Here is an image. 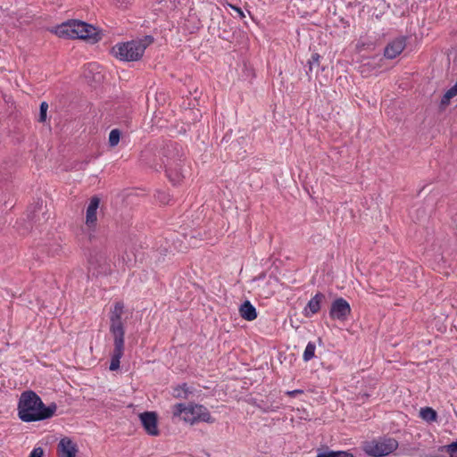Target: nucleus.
<instances>
[{"mask_svg": "<svg viewBox=\"0 0 457 457\" xmlns=\"http://www.w3.org/2000/svg\"><path fill=\"white\" fill-rule=\"evenodd\" d=\"M184 154L181 146L176 142H169L160 152V161L146 162L154 170L159 171L165 168V172L173 185L179 184L185 178L181 170L182 157Z\"/></svg>", "mask_w": 457, "mask_h": 457, "instance_id": "f257e3e1", "label": "nucleus"}, {"mask_svg": "<svg viewBox=\"0 0 457 457\" xmlns=\"http://www.w3.org/2000/svg\"><path fill=\"white\" fill-rule=\"evenodd\" d=\"M17 410L21 420L34 422L52 418L57 410V405L55 403H52L46 406L34 391L28 390L21 393Z\"/></svg>", "mask_w": 457, "mask_h": 457, "instance_id": "f03ea898", "label": "nucleus"}, {"mask_svg": "<svg viewBox=\"0 0 457 457\" xmlns=\"http://www.w3.org/2000/svg\"><path fill=\"white\" fill-rule=\"evenodd\" d=\"M124 304L119 301L114 303L109 313L110 333L113 337V350L111 356L110 370L120 368V359L124 354L125 326L122 320Z\"/></svg>", "mask_w": 457, "mask_h": 457, "instance_id": "7ed1b4c3", "label": "nucleus"}, {"mask_svg": "<svg viewBox=\"0 0 457 457\" xmlns=\"http://www.w3.org/2000/svg\"><path fill=\"white\" fill-rule=\"evenodd\" d=\"M59 37L71 38V39H93L97 41L99 39L96 28L87 22L70 20L62 22L50 29Z\"/></svg>", "mask_w": 457, "mask_h": 457, "instance_id": "20e7f679", "label": "nucleus"}, {"mask_svg": "<svg viewBox=\"0 0 457 457\" xmlns=\"http://www.w3.org/2000/svg\"><path fill=\"white\" fill-rule=\"evenodd\" d=\"M154 42L152 36L128 42L118 43L112 47L111 53L120 61L135 62L142 58L145 49Z\"/></svg>", "mask_w": 457, "mask_h": 457, "instance_id": "39448f33", "label": "nucleus"}, {"mask_svg": "<svg viewBox=\"0 0 457 457\" xmlns=\"http://www.w3.org/2000/svg\"><path fill=\"white\" fill-rule=\"evenodd\" d=\"M185 422L190 423L191 425L197 422H206L212 424L215 422V419L211 415L208 409L202 404H188L177 403L173 406V416L180 417Z\"/></svg>", "mask_w": 457, "mask_h": 457, "instance_id": "423d86ee", "label": "nucleus"}, {"mask_svg": "<svg viewBox=\"0 0 457 457\" xmlns=\"http://www.w3.org/2000/svg\"><path fill=\"white\" fill-rule=\"evenodd\" d=\"M398 442L393 437L380 436L362 443L363 452L370 457H385L398 448Z\"/></svg>", "mask_w": 457, "mask_h": 457, "instance_id": "0eeeda50", "label": "nucleus"}, {"mask_svg": "<svg viewBox=\"0 0 457 457\" xmlns=\"http://www.w3.org/2000/svg\"><path fill=\"white\" fill-rule=\"evenodd\" d=\"M351 312L349 303L343 297H338L335 299L330 305L329 317L333 320L345 322L348 320Z\"/></svg>", "mask_w": 457, "mask_h": 457, "instance_id": "6e6552de", "label": "nucleus"}, {"mask_svg": "<svg viewBox=\"0 0 457 457\" xmlns=\"http://www.w3.org/2000/svg\"><path fill=\"white\" fill-rule=\"evenodd\" d=\"M140 420L145 430L150 436H158L157 414L154 411H145L140 414Z\"/></svg>", "mask_w": 457, "mask_h": 457, "instance_id": "1a4fd4ad", "label": "nucleus"}, {"mask_svg": "<svg viewBox=\"0 0 457 457\" xmlns=\"http://www.w3.org/2000/svg\"><path fill=\"white\" fill-rule=\"evenodd\" d=\"M406 46V38L404 37H400L390 43L385 48L384 55L387 59H394L398 56Z\"/></svg>", "mask_w": 457, "mask_h": 457, "instance_id": "9d476101", "label": "nucleus"}, {"mask_svg": "<svg viewBox=\"0 0 457 457\" xmlns=\"http://www.w3.org/2000/svg\"><path fill=\"white\" fill-rule=\"evenodd\" d=\"M58 457H76L77 445L69 437H63L58 444Z\"/></svg>", "mask_w": 457, "mask_h": 457, "instance_id": "9b49d317", "label": "nucleus"}, {"mask_svg": "<svg viewBox=\"0 0 457 457\" xmlns=\"http://www.w3.org/2000/svg\"><path fill=\"white\" fill-rule=\"evenodd\" d=\"M325 299V295L318 292L313 297L310 299L306 307L303 310L305 317H312L320 310L321 302Z\"/></svg>", "mask_w": 457, "mask_h": 457, "instance_id": "f8f14e48", "label": "nucleus"}, {"mask_svg": "<svg viewBox=\"0 0 457 457\" xmlns=\"http://www.w3.org/2000/svg\"><path fill=\"white\" fill-rule=\"evenodd\" d=\"M100 199L97 196H93L90 199L89 204L87 208L86 212V224L88 227H93L96 225L97 218L96 212L99 207Z\"/></svg>", "mask_w": 457, "mask_h": 457, "instance_id": "ddd939ff", "label": "nucleus"}, {"mask_svg": "<svg viewBox=\"0 0 457 457\" xmlns=\"http://www.w3.org/2000/svg\"><path fill=\"white\" fill-rule=\"evenodd\" d=\"M240 316L247 320L252 321L257 318L256 308L251 303L249 300H245L239 307Z\"/></svg>", "mask_w": 457, "mask_h": 457, "instance_id": "4468645a", "label": "nucleus"}, {"mask_svg": "<svg viewBox=\"0 0 457 457\" xmlns=\"http://www.w3.org/2000/svg\"><path fill=\"white\" fill-rule=\"evenodd\" d=\"M193 393V390L187 386V383H182L173 387L172 395L178 399H187L188 395Z\"/></svg>", "mask_w": 457, "mask_h": 457, "instance_id": "2eb2a0df", "label": "nucleus"}, {"mask_svg": "<svg viewBox=\"0 0 457 457\" xmlns=\"http://www.w3.org/2000/svg\"><path fill=\"white\" fill-rule=\"evenodd\" d=\"M456 96H457V81L442 96L441 102H440L441 107L447 106L450 104L451 99L453 98Z\"/></svg>", "mask_w": 457, "mask_h": 457, "instance_id": "dca6fc26", "label": "nucleus"}, {"mask_svg": "<svg viewBox=\"0 0 457 457\" xmlns=\"http://www.w3.org/2000/svg\"><path fill=\"white\" fill-rule=\"evenodd\" d=\"M420 415L422 420L432 422L436 421L437 419V413L436 411L432 409L431 407H424L420 409Z\"/></svg>", "mask_w": 457, "mask_h": 457, "instance_id": "f3484780", "label": "nucleus"}, {"mask_svg": "<svg viewBox=\"0 0 457 457\" xmlns=\"http://www.w3.org/2000/svg\"><path fill=\"white\" fill-rule=\"evenodd\" d=\"M317 457H354L348 451H328L318 453Z\"/></svg>", "mask_w": 457, "mask_h": 457, "instance_id": "a211bd4d", "label": "nucleus"}, {"mask_svg": "<svg viewBox=\"0 0 457 457\" xmlns=\"http://www.w3.org/2000/svg\"><path fill=\"white\" fill-rule=\"evenodd\" d=\"M316 345L313 342H309L304 349L303 360L304 361H311L315 356Z\"/></svg>", "mask_w": 457, "mask_h": 457, "instance_id": "6ab92c4d", "label": "nucleus"}, {"mask_svg": "<svg viewBox=\"0 0 457 457\" xmlns=\"http://www.w3.org/2000/svg\"><path fill=\"white\" fill-rule=\"evenodd\" d=\"M320 55L317 53H314L312 54L311 59L308 61V71H306V74L310 77L311 73L313 71L314 67L320 66Z\"/></svg>", "mask_w": 457, "mask_h": 457, "instance_id": "aec40b11", "label": "nucleus"}, {"mask_svg": "<svg viewBox=\"0 0 457 457\" xmlns=\"http://www.w3.org/2000/svg\"><path fill=\"white\" fill-rule=\"evenodd\" d=\"M438 451L446 452L451 454V457H457V439L449 445L440 446Z\"/></svg>", "mask_w": 457, "mask_h": 457, "instance_id": "412c9836", "label": "nucleus"}, {"mask_svg": "<svg viewBox=\"0 0 457 457\" xmlns=\"http://www.w3.org/2000/svg\"><path fill=\"white\" fill-rule=\"evenodd\" d=\"M120 138V131L117 129L111 130L109 134V145L110 146H115L119 144Z\"/></svg>", "mask_w": 457, "mask_h": 457, "instance_id": "4be33fe9", "label": "nucleus"}, {"mask_svg": "<svg viewBox=\"0 0 457 457\" xmlns=\"http://www.w3.org/2000/svg\"><path fill=\"white\" fill-rule=\"evenodd\" d=\"M47 109H48L47 103L46 102H42L40 104L39 119H38V120L40 122H45L46 121Z\"/></svg>", "mask_w": 457, "mask_h": 457, "instance_id": "5701e85b", "label": "nucleus"}, {"mask_svg": "<svg viewBox=\"0 0 457 457\" xmlns=\"http://www.w3.org/2000/svg\"><path fill=\"white\" fill-rule=\"evenodd\" d=\"M155 197L162 204H168L170 202L169 195L162 191H158L155 195Z\"/></svg>", "mask_w": 457, "mask_h": 457, "instance_id": "b1692460", "label": "nucleus"}, {"mask_svg": "<svg viewBox=\"0 0 457 457\" xmlns=\"http://www.w3.org/2000/svg\"><path fill=\"white\" fill-rule=\"evenodd\" d=\"M43 449L41 447H36L30 452L29 457H43Z\"/></svg>", "mask_w": 457, "mask_h": 457, "instance_id": "393cba45", "label": "nucleus"}, {"mask_svg": "<svg viewBox=\"0 0 457 457\" xmlns=\"http://www.w3.org/2000/svg\"><path fill=\"white\" fill-rule=\"evenodd\" d=\"M228 6L237 12V16L240 19H243L245 17L244 12L242 11V9L240 7H237L232 4H228Z\"/></svg>", "mask_w": 457, "mask_h": 457, "instance_id": "a878e982", "label": "nucleus"}, {"mask_svg": "<svg viewBox=\"0 0 457 457\" xmlns=\"http://www.w3.org/2000/svg\"><path fill=\"white\" fill-rule=\"evenodd\" d=\"M285 394L290 397H296L297 395L303 394V390L295 389L291 391H287Z\"/></svg>", "mask_w": 457, "mask_h": 457, "instance_id": "bb28decb", "label": "nucleus"}, {"mask_svg": "<svg viewBox=\"0 0 457 457\" xmlns=\"http://www.w3.org/2000/svg\"><path fill=\"white\" fill-rule=\"evenodd\" d=\"M148 153H149L148 150H145V152H143V154H142V160L144 162H146V157H147Z\"/></svg>", "mask_w": 457, "mask_h": 457, "instance_id": "cd10ccee", "label": "nucleus"}, {"mask_svg": "<svg viewBox=\"0 0 457 457\" xmlns=\"http://www.w3.org/2000/svg\"><path fill=\"white\" fill-rule=\"evenodd\" d=\"M94 262H95V261H94V257H93V255H90V257H89V259H88V262H89V264H90V265H93V264H94Z\"/></svg>", "mask_w": 457, "mask_h": 457, "instance_id": "c85d7f7f", "label": "nucleus"}, {"mask_svg": "<svg viewBox=\"0 0 457 457\" xmlns=\"http://www.w3.org/2000/svg\"><path fill=\"white\" fill-rule=\"evenodd\" d=\"M223 39H228L227 38V35H224V37H222Z\"/></svg>", "mask_w": 457, "mask_h": 457, "instance_id": "c756f323", "label": "nucleus"}, {"mask_svg": "<svg viewBox=\"0 0 457 457\" xmlns=\"http://www.w3.org/2000/svg\"><path fill=\"white\" fill-rule=\"evenodd\" d=\"M223 39H228L227 38V35H224V37H222Z\"/></svg>", "mask_w": 457, "mask_h": 457, "instance_id": "7c9ffc66", "label": "nucleus"}]
</instances>
